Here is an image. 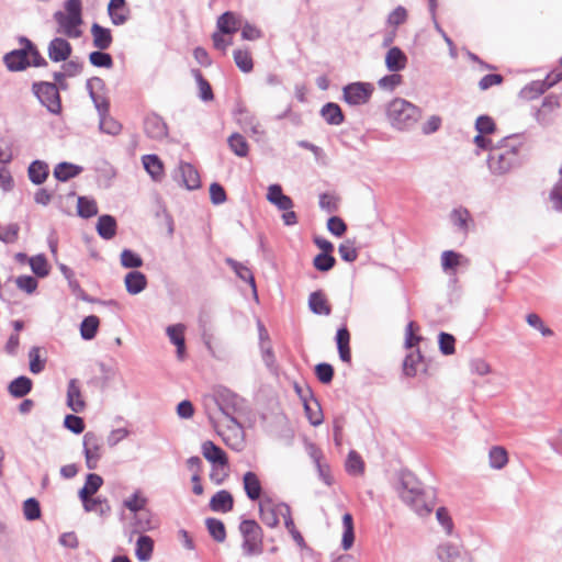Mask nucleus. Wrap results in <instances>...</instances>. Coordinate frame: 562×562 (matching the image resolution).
<instances>
[{"instance_id":"obj_1","label":"nucleus","mask_w":562,"mask_h":562,"mask_svg":"<svg viewBox=\"0 0 562 562\" xmlns=\"http://www.w3.org/2000/svg\"><path fill=\"white\" fill-rule=\"evenodd\" d=\"M398 494L401 499L419 517L428 516L435 508V491L425 490L409 471L401 472Z\"/></svg>"},{"instance_id":"obj_8","label":"nucleus","mask_w":562,"mask_h":562,"mask_svg":"<svg viewBox=\"0 0 562 562\" xmlns=\"http://www.w3.org/2000/svg\"><path fill=\"white\" fill-rule=\"evenodd\" d=\"M374 91L370 82L357 81L342 88V100L349 105H363L369 102Z\"/></svg>"},{"instance_id":"obj_48","label":"nucleus","mask_w":562,"mask_h":562,"mask_svg":"<svg viewBox=\"0 0 562 562\" xmlns=\"http://www.w3.org/2000/svg\"><path fill=\"white\" fill-rule=\"evenodd\" d=\"M89 61L93 67L110 69L113 67V58L104 50H93L89 54Z\"/></svg>"},{"instance_id":"obj_62","label":"nucleus","mask_w":562,"mask_h":562,"mask_svg":"<svg viewBox=\"0 0 562 562\" xmlns=\"http://www.w3.org/2000/svg\"><path fill=\"white\" fill-rule=\"evenodd\" d=\"M461 255L454 250H445L441 254V267L445 271L456 269L460 263Z\"/></svg>"},{"instance_id":"obj_31","label":"nucleus","mask_w":562,"mask_h":562,"mask_svg":"<svg viewBox=\"0 0 562 562\" xmlns=\"http://www.w3.org/2000/svg\"><path fill=\"white\" fill-rule=\"evenodd\" d=\"M83 168L81 166L63 161L55 166L54 168V177L61 182H66L71 178L77 177Z\"/></svg>"},{"instance_id":"obj_54","label":"nucleus","mask_w":562,"mask_h":562,"mask_svg":"<svg viewBox=\"0 0 562 562\" xmlns=\"http://www.w3.org/2000/svg\"><path fill=\"white\" fill-rule=\"evenodd\" d=\"M422 359L423 356L419 351L407 355L403 362V373L409 378L415 376L418 371L417 366L420 363Z\"/></svg>"},{"instance_id":"obj_12","label":"nucleus","mask_w":562,"mask_h":562,"mask_svg":"<svg viewBox=\"0 0 562 562\" xmlns=\"http://www.w3.org/2000/svg\"><path fill=\"white\" fill-rule=\"evenodd\" d=\"M281 503H274L271 498L266 497L259 503V516L262 522L269 528L279 525V516L282 517L283 509Z\"/></svg>"},{"instance_id":"obj_11","label":"nucleus","mask_w":562,"mask_h":562,"mask_svg":"<svg viewBox=\"0 0 562 562\" xmlns=\"http://www.w3.org/2000/svg\"><path fill=\"white\" fill-rule=\"evenodd\" d=\"M437 555L441 562H472L470 553L461 546L446 542L437 548Z\"/></svg>"},{"instance_id":"obj_43","label":"nucleus","mask_w":562,"mask_h":562,"mask_svg":"<svg viewBox=\"0 0 562 562\" xmlns=\"http://www.w3.org/2000/svg\"><path fill=\"white\" fill-rule=\"evenodd\" d=\"M209 533L216 542H224L226 539L225 525L217 518L209 517L205 520Z\"/></svg>"},{"instance_id":"obj_25","label":"nucleus","mask_w":562,"mask_h":562,"mask_svg":"<svg viewBox=\"0 0 562 562\" xmlns=\"http://www.w3.org/2000/svg\"><path fill=\"white\" fill-rule=\"evenodd\" d=\"M243 484L245 493L250 501H257L260 498L262 486L258 475L255 472H246L243 476Z\"/></svg>"},{"instance_id":"obj_18","label":"nucleus","mask_w":562,"mask_h":562,"mask_svg":"<svg viewBox=\"0 0 562 562\" xmlns=\"http://www.w3.org/2000/svg\"><path fill=\"white\" fill-rule=\"evenodd\" d=\"M90 31L92 35V43L95 48L100 50H105L111 46L113 37L110 29L104 27L99 23L94 22L91 25Z\"/></svg>"},{"instance_id":"obj_15","label":"nucleus","mask_w":562,"mask_h":562,"mask_svg":"<svg viewBox=\"0 0 562 562\" xmlns=\"http://www.w3.org/2000/svg\"><path fill=\"white\" fill-rule=\"evenodd\" d=\"M203 457L212 464L226 467L228 458L226 452L211 440H206L201 446Z\"/></svg>"},{"instance_id":"obj_3","label":"nucleus","mask_w":562,"mask_h":562,"mask_svg":"<svg viewBox=\"0 0 562 562\" xmlns=\"http://www.w3.org/2000/svg\"><path fill=\"white\" fill-rule=\"evenodd\" d=\"M65 10L56 11L53 15L54 20L63 32L69 38H78L82 35L79 26L82 24V1L81 0H67L65 2Z\"/></svg>"},{"instance_id":"obj_14","label":"nucleus","mask_w":562,"mask_h":562,"mask_svg":"<svg viewBox=\"0 0 562 562\" xmlns=\"http://www.w3.org/2000/svg\"><path fill=\"white\" fill-rule=\"evenodd\" d=\"M241 21V16L237 13L233 11H226L217 18V32H221L222 34L226 35H232L240 29Z\"/></svg>"},{"instance_id":"obj_24","label":"nucleus","mask_w":562,"mask_h":562,"mask_svg":"<svg viewBox=\"0 0 562 562\" xmlns=\"http://www.w3.org/2000/svg\"><path fill=\"white\" fill-rule=\"evenodd\" d=\"M124 283L126 291L132 295H136L146 289L147 278L143 272L133 270L125 276Z\"/></svg>"},{"instance_id":"obj_6","label":"nucleus","mask_w":562,"mask_h":562,"mask_svg":"<svg viewBox=\"0 0 562 562\" xmlns=\"http://www.w3.org/2000/svg\"><path fill=\"white\" fill-rule=\"evenodd\" d=\"M32 91L49 113L55 115L61 113V99L56 83L48 81L34 82Z\"/></svg>"},{"instance_id":"obj_53","label":"nucleus","mask_w":562,"mask_h":562,"mask_svg":"<svg viewBox=\"0 0 562 562\" xmlns=\"http://www.w3.org/2000/svg\"><path fill=\"white\" fill-rule=\"evenodd\" d=\"M336 259L331 254L319 252L313 259L314 268L319 272H327L334 268Z\"/></svg>"},{"instance_id":"obj_21","label":"nucleus","mask_w":562,"mask_h":562,"mask_svg":"<svg viewBox=\"0 0 562 562\" xmlns=\"http://www.w3.org/2000/svg\"><path fill=\"white\" fill-rule=\"evenodd\" d=\"M95 229L102 239H112L116 235L117 231V223L115 217L110 214L100 215L95 225Z\"/></svg>"},{"instance_id":"obj_52","label":"nucleus","mask_w":562,"mask_h":562,"mask_svg":"<svg viewBox=\"0 0 562 562\" xmlns=\"http://www.w3.org/2000/svg\"><path fill=\"white\" fill-rule=\"evenodd\" d=\"M120 259L122 267L127 269H137L143 266L142 257L137 252L127 248L122 250Z\"/></svg>"},{"instance_id":"obj_36","label":"nucleus","mask_w":562,"mask_h":562,"mask_svg":"<svg viewBox=\"0 0 562 562\" xmlns=\"http://www.w3.org/2000/svg\"><path fill=\"white\" fill-rule=\"evenodd\" d=\"M154 550V541L149 536L140 535L136 541L135 554L140 562L148 561Z\"/></svg>"},{"instance_id":"obj_29","label":"nucleus","mask_w":562,"mask_h":562,"mask_svg":"<svg viewBox=\"0 0 562 562\" xmlns=\"http://www.w3.org/2000/svg\"><path fill=\"white\" fill-rule=\"evenodd\" d=\"M226 263L234 270L240 280L247 282L251 286L254 295L257 297L256 281L251 270L233 258H226Z\"/></svg>"},{"instance_id":"obj_16","label":"nucleus","mask_w":562,"mask_h":562,"mask_svg":"<svg viewBox=\"0 0 562 562\" xmlns=\"http://www.w3.org/2000/svg\"><path fill=\"white\" fill-rule=\"evenodd\" d=\"M3 61L10 71H22L31 65L25 49H14L7 53Z\"/></svg>"},{"instance_id":"obj_10","label":"nucleus","mask_w":562,"mask_h":562,"mask_svg":"<svg viewBox=\"0 0 562 562\" xmlns=\"http://www.w3.org/2000/svg\"><path fill=\"white\" fill-rule=\"evenodd\" d=\"M102 440L94 432L88 431L83 436V454L86 458V465L89 470H94L101 458Z\"/></svg>"},{"instance_id":"obj_20","label":"nucleus","mask_w":562,"mask_h":562,"mask_svg":"<svg viewBox=\"0 0 562 562\" xmlns=\"http://www.w3.org/2000/svg\"><path fill=\"white\" fill-rule=\"evenodd\" d=\"M210 508L216 513H228L234 507V498L226 490L216 492L210 499Z\"/></svg>"},{"instance_id":"obj_32","label":"nucleus","mask_w":562,"mask_h":562,"mask_svg":"<svg viewBox=\"0 0 562 562\" xmlns=\"http://www.w3.org/2000/svg\"><path fill=\"white\" fill-rule=\"evenodd\" d=\"M32 385L33 383L30 378L20 375L10 382L8 391L13 397L21 398L31 392Z\"/></svg>"},{"instance_id":"obj_57","label":"nucleus","mask_w":562,"mask_h":562,"mask_svg":"<svg viewBox=\"0 0 562 562\" xmlns=\"http://www.w3.org/2000/svg\"><path fill=\"white\" fill-rule=\"evenodd\" d=\"M338 252L340 258L346 262H353L358 258V251L355 247V241L350 239H347L339 245Z\"/></svg>"},{"instance_id":"obj_58","label":"nucleus","mask_w":562,"mask_h":562,"mask_svg":"<svg viewBox=\"0 0 562 562\" xmlns=\"http://www.w3.org/2000/svg\"><path fill=\"white\" fill-rule=\"evenodd\" d=\"M23 514L26 520H36L41 517V506L37 499L30 497L23 503Z\"/></svg>"},{"instance_id":"obj_41","label":"nucleus","mask_w":562,"mask_h":562,"mask_svg":"<svg viewBox=\"0 0 562 562\" xmlns=\"http://www.w3.org/2000/svg\"><path fill=\"white\" fill-rule=\"evenodd\" d=\"M192 75L199 87L200 99L204 102L212 101L214 99V94L210 82L203 77L199 69H192Z\"/></svg>"},{"instance_id":"obj_51","label":"nucleus","mask_w":562,"mask_h":562,"mask_svg":"<svg viewBox=\"0 0 562 562\" xmlns=\"http://www.w3.org/2000/svg\"><path fill=\"white\" fill-rule=\"evenodd\" d=\"M147 504V498L142 496L140 491H135L130 497L124 499L123 505L134 514L142 512Z\"/></svg>"},{"instance_id":"obj_60","label":"nucleus","mask_w":562,"mask_h":562,"mask_svg":"<svg viewBox=\"0 0 562 562\" xmlns=\"http://www.w3.org/2000/svg\"><path fill=\"white\" fill-rule=\"evenodd\" d=\"M20 233V225L18 223H10L2 227L0 232V241L4 244H13L18 240Z\"/></svg>"},{"instance_id":"obj_13","label":"nucleus","mask_w":562,"mask_h":562,"mask_svg":"<svg viewBox=\"0 0 562 562\" xmlns=\"http://www.w3.org/2000/svg\"><path fill=\"white\" fill-rule=\"evenodd\" d=\"M71 52L70 43L63 37L53 38L48 45V56L55 63L66 61Z\"/></svg>"},{"instance_id":"obj_61","label":"nucleus","mask_w":562,"mask_h":562,"mask_svg":"<svg viewBox=\"0 0 562 562\" xmlns=\"http://www.w3.org/2000/svg\"><path fill=\"white\" fill-rule=\"evenodd\" d=\"M315 375L323 384H329L334 378V368L327 362H321L315 366Z\"/></svg>"},{"instance_id":"obj_26","label":"nucleus","mask_w":562,"mask_h":562,"mask_svg":"<svg viewBox=\"0 0 562 562\" xmlns=\"http://www.w3.org/2000/svg\"><path fill=\"white\" fill-rule=\"evenodd\" d=\"M144 169L155 181H160L164 176V165L156 154H147L142 157Z\"/></svg>"},{"instance_id":"obj_63","label":"nucleus","mask_w":562,"mask_h":562,"mask_svg":"<svg viewBox=\"0 0 562 562\" xmlns=\"http://www.w3.org/2000/svg\"><path fill=\"white\" fill-rule=\"evenodd\" d=\"M339 199L335 194L331 193H321L319 194V207L327 213H334L338 210Z\"/></svg>"},{"instance_id":"obj_55","label":"nucleus","mask_w":562,"mask_h":562,"mask_svg":"<svg viewBox=\"0 0 562 562\" xmlns=\"http://www.w3.org/2000/svg\"><path fill=\"white\" fill-rule=\"evenodd\" d=\"M439 350L445 356L453 355L456 351V338L449 333L441 331L438 335Z\"/></svg>"},{"instance_id":"obj_37","label":"nucleus","mask_w":562,"mask_h":562,"mask_svg":"<svg viewBox=\"0 0 562 562\" xmlns=\"http://www.w3.org/2000/svg\"><path fill=\"white\" fill-rule=\"evenodd\" d=\"M100 319L95 315L85 317L80 323V336L83 340H91L95 337Z\"/></svg>"},{"instance_id":"obj_42","label":"nucleus","mask_w":562,"mask_h":562,"mask_svg":"<svg viewBox=\"0 0 562 562\" xmlns=\"http://www.w3.org/2000/svg\"><path fill=\"white\" fill-rule=\"evenodd\" d=\"M490 467L496 470L503 469L508 462L507 451L501 447H492L488 452Z\"/></svg>"},{"instance_id":"obj_34","label":"nucleus","mask_w":562,"mask_h":562,"mask_svg":"<svg viewBox=\"0 0 562 562\" xmlns=\"http://www.w3.org/2000/svg\"><path fill=\"white\" fill-rule=\"evenodd\" d=\"M29 179L34 184H42L48 177V165L42 160H34L29 166Z\"/></svg>"},{"instance_id":"obj_64","label":"nucleus","mask_w":562,"mask_h":562,"mask_svg":"<svg viewBox=\"0 0 562 562\" xmlns=\"http://www.w3.org/2000/svg\"><path fill=\"white\" fill-rule=\"evenodd\" d=\"M475 130L481 134H493L496 130V124L491 116L480 115L475 121Z\"/></svg>"},{"instance_id":"obj_17","label":"nucleus","mask_w":562,"mask_h":562,"mask_svg":"<svg viewBox=\"0 0 562 562\" xmlns=\"http://www.w3.org/2000/svg\"><path fill=\"white\" fill-rule=\"evenodd\" d=\"M560 108V100L557 94L547 95L540 109L536 110L535 119L541 125H548L551 119L548 116L550 113Z\"/></svg>"},{"instance_id":"obj_44","label":"nucleus","mask_w":562,"mask_h":562,"mask_svg":"<svg viewBox=\"0 0 562 562\" xmlns=\"http://www.w3.org/2000/svg\"><path fill=\"white\" fill-rule=\"evenodd\" d=\"M346 471L350 475H361L364 472V462L355 450H350L347 456Z\"/></svg>"},{"instance_id":"obj_7","label":"nucleus","mask_w":562,"mask_h":562,"mask_svg":"<svg viewBox=\"0 0 562 562\" xmlns=\"http://www.w3.org/2000/svg\"><path fill=\"white\" fill-rule=\"evenodd\" d=\"M216 404L222 414L234 425L241 428L235 414L241 409V398L227 387L220 389L215 394Z\"/></svg>"},{"instance_id":"obj_50","label":"nucleus","mask_w":562,"mask_h":562,"mask_svg":"<svg viewBox=\"0 0 562 562\" xmlns=\"http://www.w3.org/2000/svg\"><path fill=\"white\" fill-rule=\"evenodd\" d=\"M236 66L243 72H250L254 68V61L248 50L235 49L233 53Z\"/></svg>"},{"instance_id":"obj_27","label":"nucleus","mask_w":562,"mask_h":562,"mask_svg":"<svg viewBox=\"0 0 562 562\" xmlns=\"http://www.w3.org/2000/svg\"><path fill=\"white\" fill-rule=\"evenodd\" d=\"M182 182L188 190H195L201 187L198 170L189 162H181L179 166Z\"/></svg>"},{"instance_id":"obj_23","label":"nucleus","mask_w":562,"mask_h":562,"mask_svg":"<svg viewBox=\"0 0 562 562\" xmlns=\"http://www.w3.org/2000/svg\"><path fill=\"white\" fill-rule=\"evenodd\" d=\"M67 406L75 413L83 411L86 404L81 397V391L76 379H71L67 386Z\"/></svg>"},{"instance_id":"obj_56","label":"nucleus","mask_w":562,"mask_h":562,"mask_svg":"<svg viewBox=\"0 0 562 562\" xmlns=\"http://www.w3.org/2000/svg\"><path fill=\"white\" fill-rule=\"evenodd\" d=\"M524 134H512L503 137L497 144L504 149H510V147H514V151L518 157H520L519 153L524 145Z\"/></svg>"},{"instance_id":"obj_33","label":"nucleus","mask_w":562,"mask_h":562,"mask_svg":"<svg viewBox=\"0 0 562 562\" xmlns=\"http://www.w3.org/2000/svg\"><path fill=\"white\" fill-rule=\"evenodd\" d=\"M281 509H283L282 518L284 520V526L286 530L290 532V535L292 536L293 540L296 542L297 546L304 547L305 541L302 533L296 529L294 525V520L291 514V507L286 503H281Z\"/></svg>"},{"instance_id":"obj_47","label":"nucleus","mask_w":562,"mask_h":562,"mask_svg":"<svg viewBox=\"0 0 562 562\" xmlns=\"http://www.w3.org/2000/svg\"><path fill=\"white\" fill-rule=\"evenodd\" d=\"M546 88L541 80H533L526 85L519 92L521 99L533 100L546 92Z\"/></svg>"},{"instance_id":"obj_30","label":"nucleus","mask_w":562,"mask_h":562,"mask_svg":"<svg viewBox=\"0 0 562 562\" xmlns=\"http://www.w3.org/2000/svg\"><path fill=\"white\" fill-rule=\"evenodd\" d=\"M321 116L329 125H340L345 120L341 108L334 102H327L322 106Z\"/></svg>"},{"instance_id":"obj_49","label":"nucleus","mask_w":562,"mask_h":562,"mask_svg":"<svg viewBox=\"0 0 562 562\" xmlns=\"http://www.w3.org/2000/svg\"><path fill=\"white\" fill-rule=\"evenodd\" d=\"M33 273L38 278H45L49 273L46 257L43 254L33 256L29 259Z\"/></svg>"},{"instance_id":"obj_4","label":"nucleus","mask_w":562,"mask_h":562,"mask_svg":"<svg viewBox=\"0 0 562 562\" xmlns=\"http://www.w3.org/2000/svg\"><path fill=\"white\" fill-rule=\"evenodd\" d=\"M520 165V157L514 151V147L510 149H504L502 146L496 144L488 154L487 167L493 175L503 176L509 172L512 169Z\"/></svg>"},{"instance_id":"obj_28","label":"nucleus","mask_w":562,"mask_h":562,"mask_svg":"<svg viewBox=\"0 0 562 562\" xmlns=\"http://www.w3.org/2000/svg\"><path fill=\"white\" fill-rule=\"evenodd\" d=\"M308 307L315 315L328 316L331 313L330 305L321 290L314 291L310 294Z\"/></svg>"},{"instance_id":"obj_38","label":"nucleus","mask_w":562,"mask_h":562,"mask_svg":"<svg viewBox=\"0 0 562 562\" xmlns=\"http://www.w3.org/2000/svg\"><path fill=\"white\" fill-rule=\"evenodd\" d=\"M470 218V212L464 207L453 209L450 214L453 226L463 234L468 233Z\"/></svg>"},{"instance_id":"obj_9","label":"nucleus","mask_w":562,"mask_h":562,"mask_svg":"<svg viewBox=\"0 0 562 562\" xmlns=\"http://www.w3.org/2000/svg\"><path fill=\"white\" fill-rule=\"evenodd\" d=\"M144 133L151 140L164 142L169 136V127L162 116L150 112L144 119Z\"/></svg>"},{"instance_id":"obj_19","label":"nucleus","mask_w":562,"mask_h":562,"mask_svg":"<svg viewBox=\"0 0 562 562\" xmlns=\"http://www.w3.org/2000/svg\"><path fill=\"white\" fill-rule=\"evenodd\" d=\"M407 65V56L397 46L391 47L385 55V66L391 72H398Z\"/></svg>"},{"instance_id":"obj_5","label":"nucleus","mask_w":562,"mask_h":562,"mask_svg":"<svg viewBox=\"0 0 562 562\" xmlns=\"http://www.w3.org/2000/svg\"><path fill=\"white\" fill-rule=\"evenodd\" d=\"M239 531L243 536L241 549L246 557L259 555L262 553V529L254 519H244L239 524Z\"/></svg>"},{"instance_id":"obj_22","label":"nucleus","mask_w":562,"mask_h":562,"mask_svg":"<svg viewBox=\"0 0 562 562\" xmlns=\"http://www.w3.org/2000/svg\"><path fill=\"white\" fill-rule=\"evenodd\" d=\"M108 14L111 22L119 26L128 20V9L125 0H110L108 4Z\"/></svg>"},{"instance_id":"obj_46","label":"nucleus","mask_w":562,"mask_h":562,"mask_svg":"<svg viewBox=\"0 0 562 562\" xmlns=\"http://www.w3.org/2000/svg\"><path fill=\"white\" fill-rule=\"evenodd\" d=\"M234 116L238 125L245 131H248V126L254 125L257 122L256 116L248 111L244 105H237L234 110Z\"/></svg>"},{"instance_id":"obj_39","label":"nucleus","mask_w":562,"mask_h":562,"mask_svg":"<svg viewBox=\"0 0 562 562\" xmlns=\"http://www.w3.org/2000/svg\"><path fill=\"white\" fill-rule=\"evenodd\" d=\"M227 144L229 149L238 157H246L249 153V145L246 138L239 133H233L228 137Z\"/></svg>"},{"instance_id":"obj_45","label":"nucleus","mask_w":562,"mask_h":562,"mask_svg":"<svg viewBox=\"0 0 562 562\" xmlns=\"http://www.w3.org/2000/svg\"><path fill=\"white\" fill-rule=\"evenodd\" d=\"M99 128L104 134L115 136L122 131V124L108 113L99 115Z\"/></svg>"},{"instance_id":"obj_40","label":"nucleus","mask_w":562,"mask_h":562,"mask_svg":"<svg viewBox=\"0 0 562 562\" xmlns=\"http://www.w3.org/2000/svg\"><path fill=\"white\" fill-rule=\"evenodd\" d=\"M77 213L82 218H90L98 214V205L94 199L79 196L77 201Z\"/></svg>"},{"instance_id":"obj_2","label":"nucleus","mask_w":562,"mask_h":562,"mask_svg":"<svg viewBox=\"0 0 562 562\" xmlns=\"http://www.w3.org/2000/svg\"><path fill=\"white\" fill-rule=\"evenodd\" d=\"M391 125L398 131H411L422 117V110L412 102L395 98L386 108Z\"/></svg>"},{"instance_id":"obj_35","label":"nucleus","mask_w":562,"mask_h":562,"mask_svg":"<svg viewBox=\"0 0 562 562\" xmlns=\"http://www.w3.org/2000/svg\"><path fill=\"white\" fill-rule=\"evenodd\" d=\"M103 484V479L95 473H89L86 476L83 486L78 492L79 499H85L86 496L94 495Z\"/></svg>"},{"instance_id":"obj_59","label":"nucleus","mask_w":562,"mask_h":562,"mask_svg":"<svg viewBox=\"0 0 562 562\" xmlns=\"http://www.w3.org/2000/svg\"><path fill=\"white\" fill-rule=\"evenodd\" d=\"M260 351H261V358L265 362L266 367L270 372H277L278 371V364L277 360L273 353L272 346L268 344H261L260 345Z\"/></svg>"}]
</instances>
